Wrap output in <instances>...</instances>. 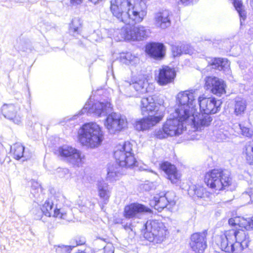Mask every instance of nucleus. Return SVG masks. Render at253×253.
I'll list each match as a JSON object with an SVG mask.
<instances>
[{"mask_svg":"<svg viewBox=\"0 0 253 253\" xmlns=\"http://www.w3.org/2000/svg\"><path fill=\"white\" fill-rule=\"evenodd\" d=\"M228 224L231 227H238L240 229H229L224 231L219 236L216 243L217 246L226 253H234L235 242L240 245V250L247 248L249 244V237L246 231H253V215L245 217L236 216L228 220Z\"/></svg>","mask_w":253,"mask_h":253,"instance_id":"obj_1","label":"nucleus"},{"mask_svg":"<svg viewBox=\"0 0 253 253\" xmlns=\"http://www.w3.org/2000/svg\"><path fill=\"white\" fill-rule=\"evenodd\" d=\"M185 111L182 109H176L175 115L166 120L162 128L154 132V137L158 139H163L181 134L184 128V123L190 117L185 114Z\"/></svg>","mask_w":253,"mask_h":253,"instance_id":"obj_2","label":"nucleus"},{"mask_svg":"<svg viewBox=\"0 0 253 253\" xmlns=\"http://www.w3.org/2000/svg\"><path fill=\"white\" fill-rule=\"evenodd\" d=\"M77 139L82 146L94 149L102 144L104 134L101 127L96 123H86L79 128Z\"/></svg>","mask_w":253,"mask_h":253,"instance_id":"obj_3","label":"nucleus"},{"mask_svg":"<svg viewBox=\"0 0 253 253\" xmlns=\"http://www.w3.org/2000/svg\"><path fill=\"white\" fill-rule=\"evenodd\" d=\"M203 182L212 192L219 193L220 191L228 190L233 183L232 178L224 169L214 168L206 172Z\"/></svg>","mask_w":253,"mask_h":253,"instance_id":"obj_4","label":"nucleus"},{"mask_svg":"<svg viewBox=\"0 0 253 253\" xmlns=\"http://www.w3.org/2000/svg\"><path fill=\"white\" fill-rule=\"evenodd\" d=\"M132 146V144L128 141L117 146L113 156L119 166L126 169H133L138 166V162L135 157Z\"/></svg>","mask_w":253,"mask_h":253,"instance_id":"obj_5","label":"nucleus"},{"mask_svg":"<svg viewBox=\"0 0 253 253\" xmlns=\"http://www.w3.org/2000/svg\"><path fill=\"white\" fill-rule=\"evenodd\" d=\"M169 232L164 223L153 219L147 222L146 230L143 236L147 241L155 244L162 242L168 235Z\"/></svg>","mask_w":253,"mask_h":253,"instance_id":"obj_6","label":"nucleus"},{"mask_svg":"<svg viewBox=\"0 0 253 253\" xmlns=\"http://www.w3.org/2000/svg\"><path fill=\"white\" fill-rule=\"evenodd\" d=\"M198 101L200 112L214 114L221 109L222 102L215 97H207L203 94L199 96Z\"/></svg>","mask_w":253,"mask_h":253,"instance_id":"obj_7","label":"nucleus"},{"mask_svg":"<svg viewBox=\"0 0 253 253\" xmlns=\"http://www.w3.org/2000/svg\"><path fill=\"white\" fill-rule=\"evenodd\" d=\"M56 154L63 158H69L74 166L79 167L83 163L84 156L81 152L70 146H61L58 148Z\"/></svg>","mask_w":253,"mask_h":253,"instance_id":"obj_8","label":"nucleus"},{"mask_svg":"<svg viewBox=\"0 0 253 253\" xmlns=\"http://www.w3.org/2000/svg\"><path fill=\"white\" fill-rule=\"evenodd\" d=\"M204 86L211 93L219 97L226 93L227 86L225 82L216 77H206L205 79Z\"/></svg>","mask_w":253,"mask_h":253,"instance_id":"obj_9","label":"nucleus"},{"mask_svg":"<svg viewBox=\"0 0 253 253\" xmlns=\"http://www.w3.org/2000/svg\"><path fill=\"white\" fill-rule=\"evenodd\" d=\"M207 232L193 233L190 238L189 247L194 253H204L207 248Z\"/></svg>","mask_w":253,"mask_h":253,"instance_id":"obj_10","label":"nucleus"},{"mask_svg":"<svg viewBox=\"0 0 253 253\" xmlns=\"http://www.w3.org/2000/svg\"><path fill=\"white\" fill-rule=\"evenodd\" d=\"M154 113L153 115L147 114V116L136 121V129L139 131H143L149 129L160 123L164 118V115L158 112V111Z\"/></svg>","mask_w":253,"mask_h":253,"instance_id":"obj_11","label":"nucleus"},{"mask_svg":"<svg viewBox=\"0 0 253 253\" xmlns=\"http://www.w3.org/2000/svg\"><path fill=\"white\" fill-rule=\"evenodd\" d=\"M176 77V71L174 68L163 65L159 69L156 80L159 85L165 86L173 83Z\"/></svg>","mask_w":253,"mask_h":253,"instance_id":"obj_12","label":"nucleus"},{"mask_svg":"<svg viewBox=\"0 0 253 253\" xmlns=\"http://www.w3.org/2000/svg\"><path fill=\"white\" fill-rule=\"evenodd\" d=\"M159 169L166 174V178L172 184H177L181 180L182 175L174 164L164 161L159 164Z\"/></svg>","mask_w":253,"mask_h":253,"instance_id":"obj_13","label":"nucleus"},{"mask_svg":"<svg viewBox=\"0 0 253 253\" xmlns=\"http://www.w3.org/2000/svg\"><path fill=\"white\" fill-rule=\"evenodd\" d=\"M175 204V201L172 198H169L168 193L164 194H156L149 201L150 207L159 212L161 211L165 208L170 209Z\"/></svg>","mask_w":253,"mask_h":253,"instance_id":"obj_14","label":"nucleus"},{"mask_svg":"<svg viewBox=\"0 0 253 253\" xmlns=\"http://www.w3.org/2000/svg\"><path fill=\"white\" fill-rule=\"evenodd\" d=\"M127 124L126 119L117 115L115 113L109 114L104 122L105 126L107 129L114 131H121L127 127Z\"/></svg>","mask_w":253,"mask_h":253,"instance_id":"obj_15","label":"nucleus"},{"mask_svg":"<svg viewBox=\"0 0 253 253\" xmlns=\"http://www.w3.org/2000/svg\"><path fill=\"white\" fill-rule=\"evenodd\" d=\"M152 210L145 205L137 203H131L126 205L124 209L123 216L126 219L136 218L141 213H151Z\"/></svg>","mask_w":253,"mask_h":253,"instance_id":"obj_16","label":"nucleus"},{"mask_svg":"<svg viewBox=\"0 0 253 253\" xmlns=\"http://www.w3.org/2000/svg\"><path fill=\"white\" fill-rule=\"evenodd\" d=\"M194 91L192 90H186L180 92L177 95L176 100L178 106L176 109L184 110L185 114H187L191 117L189 111V105H191L195 100Z\"/></svg>","mask_w":253,"mask_h":253,"instance_id":"obj_17","label":"nucleus"},{"mask_svg":"<svg viewBox=\"0 0 253 253\" xmlns=\"http://www.w3.org/2000/svg\"><path fill=\"white\" fill-rule=\"evenodd\" d=\"M159 105L157 97L154 95H150L141 98L139 108L141 114L145 115L158 111Z\"/></svg>","mask_w":253,"mask_h":253,"instance_id":"obj_18","label":"nucleus"},{"mask_svg":"<svg viewBox=\"0 0 253 253\" xmlns=\"http://www.w3.org/2000/svg\"><path fill=\"white\" fill-rule=\"evenodd\" d=\"M166 47L162 42H150L145 45V51L151 58L157 60L163 59L166 55Z\"/></svg>","mask_w":253,"mask_h":253,"instance_id":"obj_19","label":"nucleus"},{"mask_svg":"<svg viewBox=\"0 0 253 253\" xmlns=\"http://www.w3.org/2000/svg\"><path fill=\"white\" fill-rule=\"evenodd\" d=\"M19 108L13 104H4L0 108L1 114L13 123L19 125L21 123L22 116L18 113Z\"/></svg>","mask_w":253,"mask_h":253,"instance_id":"obj_20","label":"nucleus"},{"mask_svg":"<svg viewBox=\"0 0 253 253\" xmlns=\"http://www.w3.org/2000/svg\"><path fill=\"white\" fill-rule=\"evenodd\" d=\"M210 115L200 112L198 114L193 117L192 124L196 131L201 130L211 124L212 118Z\"/></svg>","mask_w":253,"mask_h":253,"instance_id":"obj_21","label":"nucleus"},{"mask_svg":"<svg viewBox=\"0 0 253 253\" xmlns=\"http://www.w3.org/2000/svg\"><path fill=\"white\" fill-rule=\"evenodd\" d=\"M170 13L167 10L160 11L156 14L155 21L156 26L165 29L170 25Z\"/></svg>","mask_w":253,"mask_h":253,"instance_id":"obj_22","label":"nucleus"},{"mask_svg":"<svg viewBox=\"0 0 253 253\" xmlns=\"http://www.w3.org/2000/svg\"><path fill=\"white\" fill-rule=\"evenodd\" d=\"M242 158L250 166H253V141H249L243 146Z\"/></svg>","mask_w":253,"mask_h":253,"instance_id":"obj_23","label":"nucleus"},{"mask_svg":"<svg viewBox=\"0 0 253 253\" xmlns=\"http://www.w3.org/2000/svg\"><path fill=\"white\" fill-rule=\"evenodd\" d=\"M92 109L98 117H100L102 114L107 111H111L113 109V106L108 100L104 102L97 101L93 104Z\"/></svg>","mask_w":253,"mask_h":253,"instance_id":"obj_24","label":"nucleus"},{"mask_svg":"<svg viewBox=\"0 0 253 253\" xmlns=\"http://www.w3.org/2000/svg\"><path fill=\"white\" fill-rule=\"evenodd\" d=\"M98 195L103 204H107L110 197V191L107 184L100 182L97 185Z\"/></svg>","mask_w":253,"mask_h":253,"instance_id":"obj_25","label":"nucleus"},{"mask_svg":"<svg viewBox=\"0 0 253 253\" xmlns=\"http://www.w3.org/2000/svg\"><path fill=\"white\" fill-rule=\"evenodd\" d=\"M24 151L25 147L22 144L15 143L11 146L10 153L14 159L19 160L24 157Z\"/></svg>","mask_w":253,"mask_h":253,"instance_id":"obj_26","label":"nucleus"},{"mask_svg":"<svg viewBox=\"0 0 253 253\" xmlns=\"http://www.w3.org/2000/svg\"><path fill=\"white\" fill-rule=\"evenodd\" d=\"M123 175L118 168L112 166L108 169L106 179L110 182H114L120 180Z\"/></svg>","mask_w":253,"mask_h":253,"instance_id":"obj_27","label":"nucleus"},{"mask_svg":"<svg viewBox=\"0 0 253 253\" xmlns=\"http://www.w3.org/2000/svg\"><path fill=\"white\" fill-rule=\"evenodd\" d=\"M208 66L214 69L222 70L228 66V61L222 58H212L209 62Z\"/></svg>","mask_w":253,"mask_h":253,"instance_id":"obj_28","label":"nucleus"},{"mask_svg":"<svg viewBox=\"0 0 253 253\" xmlns=\"http://www.w3.org/2000/svg\"><path fill=\"white\" fill-rule=\"evenodd\" d=\"M119 59L120 62L126 64H134L138 60V57L129 52L121 53Z\"/></svg>","mask_w":253,"mask_h":253,"instance_id":"obj_29","label":"nucleus"},{"mask_svg":"<svg viewBox=\"0 0 253 253\" xmlns=\"http://www.w3.org/2000/svg\"><path fill=\"white\" fill-rule=\"evenodd\" d=\"M247 108V103L243 98H238L235 101L234 113L236 115L244 113Z\"/></svg>","mask_w":253,"mask_h":253,"instance_id":"obj_30","label":"nucleus"},{"mask_svg":"<svg viewBox=\"0 0 253 253\" xmlns=\"http://www.w3.org/2000/svg\"><path fill=\"white\" fill-rule=\"evenodd\" d=\"M189 191L193 192L194 196L201 198L204 197L207 192L206 188L199 184L190 186Z\"/></svg>","mask_w":253,"mask_h":253,"instance_id":"obj_31","label":"nucleus"},{"mask_svg":"<svg viewBox=\"0 0 253 253\" xmlns=\"http://www.w3.org/2000/svg\"><path fill=\"white\" fill-rule=\"evenodd\" d=\"M53 206L54 204L52 201L49 199L46 200L40 207L42 215L46 217H51Z\"/></svg>","mask_w":253,"mask_h":253,"instance_id":"obj_32","label":"nucleus"},{"mask_svg":"<svg viewBox=\"0 0 253 253\" xmlns=\"http://www.w3.org/2000/svg\"><path fill=\"white\" fill-rule=\"evenodd\" d=\"M233 4L241 16H245V11L243 8V3L240 0H234Z\"/></svg>","mask_w":253,"mask_h":253,"instance_id":"obj_33","label":"nucleus"},{"mask_svg":"<svg viewBox=\"0 0 253 253\" xmlns=\"http://www.w3.org/2000/svg\"><path fill=\"white\" fill-rule=\"evenodd\" d=\"M52 216L55 218L65 219L67 216V213L65 211H62L60 209L56 208L53 211V214Z\"/></svg>","mask_w":253,"mask_h":253,"instance_id":"obj_34","label":"nucleus"},{"mask_svg":"<svg viewBox=\"0 0 253 253\" xmlns=\"http://www.w3.org/2000/svg\"><path fill=\"white\" fill-rule=\"evenodd\" d=\"M82 26L80 20L75 19L73 20L70 23V28L73 32H78L79 29Z\"/></svg>","mask_w":253,"mask_h":253,"instance_id":"obj_35","label":"nucleus"},{"mask_svg":"<svg viewBox=\"0 0 253 253\" xmlns=\"http://www.w3.org/2000/svg\"><path fill=\"white\" fill-rule=\"evenodd\" d=\"M133 86L137 90H139L141 88H144V80H139L134 83Z\"/></svg>","mask_w":253,"mask_h":253,"instance_id":"obj_36","label":"nucleus"},{"mask_svg":"<svg viewBox=\"0 0 253 253\" xmlns=\"http://www.w3.org/2000/svg\"><path fill=\"white\" fill-rule=\"evenodd\" d=\"M9 161V157H7L4 154H2L1 153H0V163L1 164L4 163L5 162L8 163Z\"/></svg>","mask_w":253,"mask_h":253,"instance_id":"obj_37","label":"nucleus"},{"mask_svg":"<svg viewBox=\"0 0 253 253\" xmlns=\"http://www.w3.org/2000/svg\"><path fill=\"white\" fill-rule=\"evenodd\" d=\"M85 243V240L84 238H78L76 239V244L77 246H82L84 245Z\"/></svg>","mask_w":253,"mask_h":253,"instance_id":"obj_38","label":"nucleus"},{"mask_svg":"<svg viewBox=\"0 0 253 253\" xmlns=\"http://www.w3.org/2000/svg\"><path fill=\"white\" fill-rule=\"evenodd\" d=\"M71 4L74 5H78L81 4L83 0H70Z\"/></svg>","mask_w":253,"mask_h":253,"instance_id":"obj_39","label":"nucleus"},{"mask_svg":"<svg viewBox=\"0 0 253 253\" xmlns=\"http://www.w3.org/2000/svg\"><path fill=\"white\" fill-rule=\"evenodd\" d=\"M181 3L187 5L193 2V0H179Z\"/></svg>","mask_w":253,"mask_h":253,"instance_id":"obj_40","label":"nucleus"},{"mask_svg":"<svg viewBox=\"0 0 253 253\" xmlns=\"http://www.w3.org/2000/svg\"><path fill=\"white\" fill-rule=\"evenodd\" d=\"M244 129H245V131L244 130V128L242 129L243 134L246 136H248V135L250 134L249 129L247 128H244Z\"/></svg>","mask_w":253,"mask_h":253,"instance_id":"obj_41","label":"nucleus"},{"mask_svg":"<svg viewBox=\"0 0 253 253\" xmlns=\"http://www.w3.org/2000/svg\"><path fill=\"white\" fill-rule=\"evenodd\" d=\"M110 253H114V251H111L110 252Z\"/></svg>","mask_w":253,"mask_h":253,"instance_id":"obj_42","label":"nucleus"}]
</instances>
